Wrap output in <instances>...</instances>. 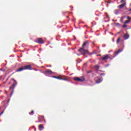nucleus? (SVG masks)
I'll return each mask as SVG.
<instances>
[{
    "label": "nucleus",
    "instance_id": "nucleus-1",
    "mask_svg": "<svg viewBox=\"0 0 131 131\" xmlns=\"http://www.w3.org/2000/svg\"><path fill=\"white\" fill-rule=\"evenodd\" d=\"M12 80H13L14 82H13L12 85L9 88L10 91H12V92H11V95H10L11 97H12V96H13V94L14 93V90H15V87L16 86V85H17V81H16L14 79H12Z\"/></svg>",
    "mask_w": 131,
    "mask_h": 131
},
{
    "label": "nucleus",
    "instance_id": "nucleus-2",
    "mask_svg": "<svg viewBox=\"0 0 131 131\" xmlns=\"http://www.w3.org/2000/svg\"><path fill=\"white\" fill-rule=\"evenodd\" d=\"M32 69H31V66L30 65H27V66H25L19 69H18L16 72H19L20 71H23V70H32Z\"/></svg>",
    "mask_w": 131,
    "mask_h": 131
},
{
    "label": "nucleus",
    "instance_id": "nucleus-3",
    "mask_svg": "<svg viewBox=\"0 0 131 131\" xmlns=\"http://www.w3.org/2000/svg\"><path fill=\"white\" fill-rule=\"evenodd\" d=\"M74 80H75L76 81H80L81 82H82V81H84V80H85V79L83 77H81V78L79 77H75L74 78Z\"/></svg>",
    "mask_w": 131,
    "mask_h": 131
},
{
    "label": "nucleus",
    "instance_id": "nucleus-4",
    "mask_svg": "<svg viewBox=\"0 0 131 131\" xmlns=\"http://www.w3.org/2000/svg\"><path fill=\"white\" fill-rule=\"evenodd\" d=\"M78 51V52H80L82 55H85V54H87L88 53V50H85L83 48H80Z\"/></svg>",
    "mask_w": 131,
    "mask_h": 131
},
{
    "label": "nucleus",
    "instance_id": "nucleus-5",
    "mask_svg": "<svg viewBox=\"0 0 131 131\" xmlns=\"http://www.w3.org/2000/svg\"><path fill=\"white\" fill-rule=\"evenodd\" d=\"M35 42L37 43H45V41L41 38H39L35 40Z\"/></svg>",
    "mask_w": 131,
    "mask_h": 131
},
{
    "label": "nucleus",
    "instance_id": "nucleus-6",
    "mask_svg": "<svg viewBox=\"0 0 131 131\" xmlns=\"http://www.w3.org/2000/svg\"><path fill=\"white\" fill-rule=\"evenodd\" d=\"M96 83H100L103 81V78L102 77H97L96 79Z\"/></svg>",
    "mask_w": 131,
    "mask_h": 131
},
{
    "label": "nucleus",
    "instance_id": "nucleus-7",
    "mask_svg": "<svg viewBox=\"0 0 131 131\" xmlns=\"http://www.w3.org/2000/svg\"><path fill=\"white\" fill-rule=\"evenodd\" d=\"M38 119H39V122L41 121H43V120H44V122H46V120H45V117H43V116H39L38 118Z\"/></svg>",
    "mask_w": 131,
    "mask_h": 131
},
{
    "label": "nucleus",
    "instance_id": "nucleus-8",
    "mask_svg": "<svg viewBox=\"0 0 131 131\" xmlns=\"http://www.w3.org/2000/svg\"><path fill=\"white\" fill-rule=\"evenodd\" d=\"M53 73V72L51 71V70H48L45 72V75H48L47 74H52Z\"/></svg>",
    "mask_w": 131,
    "mask_h": 131
},
{
    "label": "nucleus",
    "instance_id": "nucleus-9",
    "mask_svg": "<svg viewBox=\"0 0 131 131\" xmlns=\"http://www.w3.org/2000/svg\"><path fill=\"white\" fill-rule=\"evenodd\" d=\"M123 51V49H119L117 52L115 53V56H116L119 53H121Z\"/></svg>",
    "mask_w": 131,
    "mask_h": 131
},
{
    "label": "nucleus",
    "instance_id": "nucleus-10",
    "mask_svg": "<svg viewBox=\"0 0 131 131\" xmlns=\"http://www.w3.org/2000/svg\"><path fill=\"white\" fill-rule=\"evenodd\" d=\"M89 41H86L85 42H84L83 43V44L82 45V47H89Z\"/></svg>",
    "mask_w": 131,
    "mask_h": 131
},
{
    "label": "nucleus",
    "instance_id": "nucleus-11",
    "mask_svg": "<svg viewBox=\"0 0 131 131\" xmlns=\"http://www.w3.org/2000/svg\"><path fill=\"white\" fill-rule=\"evenodd\" d=\"M123 37L125 39H128V38H129V35H128V34H125L124 35Z\"/></svg>",
    "mask_w": 131,
    "mask_h": 131
},
{
    "label": "nucleus",
    "instance_id": "nucleus-12",
    "mask_svg": "<svg viewBox=\"0 0 131 131\" xmlns=\"http://www.w3.org/2000/svg\"><path fill=\"white\" fill-rule=\"evenodd\" d=\"M108 58H109V55H106L102 58V60H107V59H108Z\"/></svg>",
    "mask_w": 131,
    "mask_h": 131
},
{
    "label": "nucleus",
    "instance_id": "nucleus-13",
    "mask_svg": "<svg viewBox=\"0 0 131 131\" xmlns=\"http://www.w3.org/2000/svg\"><path fill=\"white\" fill-rule=\"evenodd\" d=\"M124 6H125V3L118 6V7L120 8V9H122V8H123V7H124Z\"/></svg>",
    "mask_w": 131,
    "mask_h": 131
},
{
    "label": "nucleus",
    "instance_id": "nucleus-14",
    "mask_svg": "<svg viewBox=\"0 0 131 131\" xmlns=\"http://www.w3.org/2000/svg\"><path fill=\"white\" fill-rule=\"evenodd\" d=\"M52 77L53 78H56V79H59V80H61V79H62V78H61L60 77H57L56 76H52Z\"/></svg>",
    "mask_w": 131,
    "mask_h": 131
},
{
    "label": "nucleus",
    "instance_id": "nucleus-15",
    "mask_svg": "<svg viewBox=\"0 0 131 131\" xmlns=\"http://www.w3.org/2000/svg\"><path fill=\"white\" fill-rule=\"evenodd\" d=\"M114 14H115V15H118L119 14V10H115Z\"/></svg>",
    "mask_w": 131,
    "mask_h": 131
},
{
    "label": "nucleus",
    "instance_id": "nucleus-16",
    "mask_svg": "<svg viewBox=\"0 0 131 131\" xmlns=\"http://www.w3.org/2000/svg\"><path fill=\"white\" fill-rule=\"evenodd\" d=\"M39 130H42V129H43V126H42V125H39Z\"/></svg>",
    "mask_w": 131,
    "mask_h": 131
},
{
    "label": "nucleus",
    "instance_id": "nucleus-17",
    "mask_svg": "<svg viewBox=\"0 0 131 131\" xmlns=\"http://www.w3.org/2000/svg\"><path fill=\"white\" fill-rule=\"evenodd\" d=\"M129 21H130V20H127L124 22V24H127V23H129Z\"/></svg>",
    "mask_w": 131,
    "mask_h": 131
},
{
    "label": "nucleus",
    "instance_id": "nucleus-18",
    "mask_svg": "<svg viewBox=\"0 0 131 131\" xmlns=\"http://www.w3.org/2000/svg\"><path fill=\"white\" fill-rule=\"evenodd\" d=\"M120 40V37H119L117 40V45H118V43H119V41Z\"/></svg>",
    "mask_w": 131,
    "mask_h": 131
},
{
    "label": "nucleus",
    "instance_id": "nucleus-19",
    "mask_svg": "<svg viewBox=\"0 0 131 131\" xmlns=\"http://www.w3.org/2000/svg\"><path fill=\"white\" fill-rule=\"evenodd\" d=\"M34 114V112L33 111H32L31 113H29L30 115H33Z\"/></svg>",
    "mask_w": 131,
    "mask_h": 131
},
{
    "label": "nucleus",
    "instance_id": "nucleus-20",
    "mask_svg": "<svg viewBox=\"0 0 131 131\" xmlns=\"http://www.w3.org/2000/svg\"><path fill=\"white\" fill-rule=\"evenodd\" d=\"M95 69H99L100 68V67L99 66H96L95 67Z\"/></svg>",
    "mask_w": 131,
    "mask_h": 131
},
{
    "label": "nucleus",
    "instance_id": "nucleus-21",
    "mask_svg": "<svg viewBox=\"0 0 131 131\" xmlns=\"http://www.w3.org/2000/svg\"><path fill=\"white\" fill-rule=\"evenodd\" d=\"M105 15L106 16V18H109V16L108 15V14L107 13H105Z\"/></svg>",
    "mask_w": 131,
    "mask_h": 131
},
{
    "label": "nucleus",
    "instance_id": "nucleus-22",
    "mask_svg": "<svg viewBox=\"0 0 131 131\" xmlns=\"http://www.w3.org/2000/svg\"><path fill=\"white\" fill-rule=\"evenodd\" d=\"M115 25H116V26H119L120 25L119 23H115Z\"/></svg>",
    "mask_w": 131,
    "mask_h": 131
},
{
    "label": "nucleus",
    "instance_id": "nucleus-23",
    "mask_svg": "<svg viewBox=\"0 0 131 131\" xmlns=\"http://www.w3.org/2000/svg\"><path fill=\"white\" fill-rule=\"evenodd\" d=\"M61 80H66V81H67L68 80V79L67 78H62V79H61Z\"/></svg>",
    "mask_w": 131,
    "mask_h": 131
},
{
    "label": "nucleus",
    "instance_id": "nucleus-24",
    "mask_svg": "<svg viewBox=\"0 0 131 131\" xmlns=\"http://www.w3.org/2000/svg\"><path fill=\"white\" fill-rule=\"evenodd\" d=\"M126 25H123V26H122V27L123 28H125V27H126Z\"/></svg>",
    "mask_w": 131,
    "mask_h": 131
},
{
    "label": "nucleus",
    "instance_id": "nucleus-25",
    "mask_svg": "<svg viewBox=\"0 0 131 131\" xmlns=\"http://www.w3.org/2000/svg\"><path fill=\"white\" fill-rule=\"evenodd\" d=\"M127 19H128V20H130V17L127 16Z\"/></svg>",
    "mask_w": 131,
    "mask_h": 131
},
{
    "label": "nucleus",
    "instance_id": "nucleus-26",
    "mask_svg": "<svg viewBox=\"0 0 131 131\" xmlns=\"http://www.w3.org/2000/svg\"><path fill=\"white\" fill-rule=\"evenodd\" d=\"M4 114V111H3L2 112H1V113L0 114V116Z\"/></svg>",
    "mask_w": 131,
    "mask_h": 131
},
{
    "label": "nucleus",
    "instance_id": "nucleus-27",
    "mask_svg": "<svg viewBox=\"0 0 131 131\" xmlns=\"http://www.w3.org/2000/svg\"><path fill=\"white\" fill-rule=\"evenodd\" d=\"M91 72H92V71H89L87 72V73H91Z\"/></svg>",
    "mask_w": 131,
    "mask_h": 131
},
{
    "label": "nucleus",
    "instance_id": "nucleus-28",
    "mask_svg": "<svg viewBox=\"0 0 131 131\" xmlns=\"http://www.w3.org/2000/svg\"><path fill=\"white\" fill-rule=\"evenodd\" d=\"M100 75H101V76H102V75H105V74H104V73H101V74H100Z\"/></svg>",
    "mask_w": 131,
    "mask_h": 131
},
{
    "label": "nucleus",
    "instance_id": "nucleus-29",
    "mask_svg": "<svg viewBox=\"0 0 131 131\" xmlns=\"http://www.w3.org/2000/svg\"><path fill=\"white\" fill-rule=\"evenodd\" d=\"M32 128H34V130H36V129H35V128H34V126H33L32 127Z\"/></svg>",
    "mask_w": 131,
    "mask_h": 131
},
{
    "label": "nucleus",
    "instance_id": "nucleus-30",
    "mask_svg": "<svg viewBox=\"0 0 131 131\" xmlns=\"http://www.w3.org/2000/svg\"><path fill=\"white\" fill-rule=\"evenodd\" d=\"M124 18H125V17H122L121 18L122 20H123V19H124Z\"/></svg>",
    "mask_w": 131,
    "mask_h": 131
},
{
    "label": "nucleus",
    "instance_id": "nucleus-31",
    "mask_svg": "<svg viewBox=\"0 0 131 131\" xmlns=\"http://www.w3.org/2000/svg\"><path fill=\"white\" fill-rule=\"evenodd\" d=\"M108 66H109V64H106V65L105 66V67H108Z\"/></svg>",
    "mask_w": 131,
    "mask_h": 131
},
{
    "label": "nucleus",
    "instance_id": "nucleus-32",
    "mask_svg": "<svg viewBox=\"0 0 131 131\" xmlns=\"http://www.w3.org/2000/svg\"><path fill=\"white\" fill-rule=\"evenodd\" d=\"M48 67H52V66L51 65H49L48 66Z\"/></svg>",
    "mask_w": 131,
    "mask_h": 131
},
{
    "label": "nucleus",
    "instance_id": "nucleus-33",
    "mask_svg": "<svg viewBox=\"0 0 131 131\" xmlns=\"http://www.w3.org/2000/svg\"><path fill=\"white\" fill-rule=\"evenodd\" d=\"M0 71H3V69H0Z\"/></svg>",
    "mask_w": 131,
    "mask_h": 131
},
{
    "label": "nucleus",
    "instance_id": "nucleus-34",
    "mask_svg": "<svg viewBox=\"0 0 131 131\" xmlns=\"http://www.w3.org/2000/svg\"><path fill=\"white\" fill-rule=\"evenodd\" d=\"M123 2V0H121V3H122Z\"/></svg>",
    "mask_w": 131,
    "mask_h": 131
},
{
    "label": "nucleus",
    "instance_id": "nucleus-35",
    "mask_svg": "<svg viewBox=\"0 0 131 131\" xmlns=\"http://www.w3.org/2000/svg\"><path fill=\"white\" fill-rule=\"evenodd\" d=\"M113 41L114 42L115 41L114 39H113Z\"/></svg>",
    "mask_w": 131,
    "mask_h": 131
},
{
    "label": "nucleus",
    "instance_id": "nucleus-36",
    "mask_svg": "<svg viewBox=\"0 0 131 131\" xmlns=\"http://www.w3.org/2000/svg\"><path fill=\"white\" fill-rule=\"evenodd\" d=\"M9 102H10V100H9L8 101V103H9Z\"/></svg>",
    "mask_w": 131,
    "mask_h": 131
},
{
    "label": "nucleus",
    "instance_id": "nucleus-37",
    "mask_svg": "<svg viewBox=\"0 0 131 131\" xmlns=\"http://www.w3.org/2000/svg\"><path fill=\"white\" fill-rule=\"evenodd\" d=\"M7 93H8V92H7V91H6V94H7Z\"/></svg>",
    "mask_w": 131,
    "mask_h": 131
},
{
    "label": "nucleus",
    "instance_id": "nucleus-38",
    "mask_svg": "<svg viewBox=\"0 0 131 131\" xmlns=\"http://www.w3.org/2000/svg\"><path fill=\"white\" fill-rule=\"evenodd\" d=\"M129 11H131V8L129 10Z\"/></svg>",
    "mask_w": 131,
    "mask_h": 131
},
{
    "label": "nucleus",
    "instance_id": "nucleus-39",
    "mask_svg": "<svg viewBox=\"0 0 131 131\" xmlns=\"http://www.w3.org/2000/svg\"><path fill=\"white\" fill-rule=\"evenodd\" d=\"M108 4H110V2H108Z\"/></svg>",
    "mask_w": 131,
    "mask_h": 131
},
{
    "label": "nucleus",
    "instance_id": "nucleus-40",
    "mask_svg": "<svg viewBox=\"0 0 131 131\" xmlns=\"http://www.w3.org/2000/svg\"><path fill=\"white\" fill-rule=\"evenodd\" d=\"M35 70V71H37V70Z\"/></svg>",
    "mask_w": 131,
    "mask_h": 131
},
{
    "label": "nucleus",
    "instance_id": "nucleus-41",
    "mask_svg": "<svg viewBox=\"0 0 131 131\" xmlns=\"http://www.w3.org/2000/svg\"><path fill=\"white\" fill-rule=\"evenodd\" d=\"M63 77H66V76H63Z\"/></svg>",
    "mask_w": 131,
    "mask_h": 131
},
{
    "label": "nucleus",
    "instance_id": "nucleus-42",
    "mask_svg": "<svg viewBox=\"0 0 131 131\" xmlns=\"http://www.w3.org/2000/svg\"><path fill=\"white\" fill-rule=\"evenodd\" d=\"M2 71H5V70H3Z\"/></svg>",
    "mask_w": 131,
    "mask_h": 131
},
{
    "label": "nucleus",
    "instance_id": "nucleus-43",
    "mask_svg": "<svg viewBox=\"0 0 131 131\" xmlns=\"http://www.w3.org/2000/svg\"><path fill=\"white\" fill-rule=\"evenodd\" d=\"M108 53H110V51H109Z\"/></svg>",
    "mask_w": 131,
    "mask_h": 131
},
{
    "label": "nucleus",
    "instance_id": "nucleus-44",
    "mask_svg": "<svg viewBox=\"0 0 131 131\" xmlns=\"http://www.w3.org/2000/svg\"><path fill=\"white\" fill-rule=\"evenodd\" d=\"M130 5H131V4H130Z\"/></svg>",
    "mask_w": 131,
    "mask_h": 131
}]
</instances>
